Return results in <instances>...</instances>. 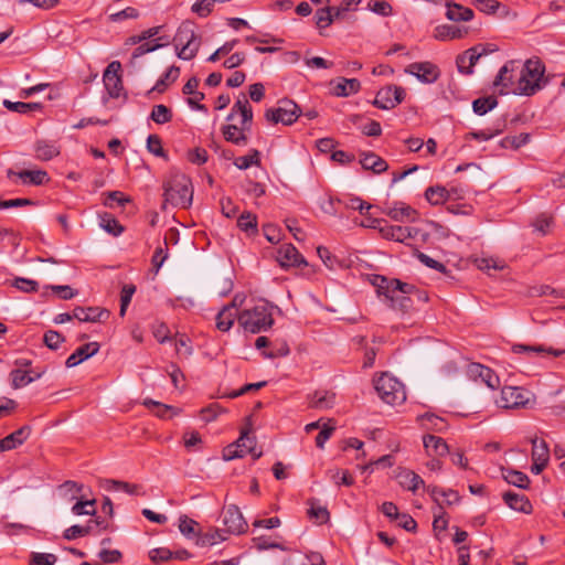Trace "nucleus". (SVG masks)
<instances>
[{
    "label": "nucleus",
    "instance_id": "f257e3e1",
    "mask_svg": "<svg viewBox=\"0 0 565 565\" xmlns=\"http://www.w3.org/2000/svg\"><path fill=\"white\" fill-rule=\"evenodd\" d=\"M550 83L545 76V64L539 57L526 60L519 73L514 95L533 96Z\"/></svg>",
    "mask_w": 565,
    "mask_h": 565
},
{
    "label": "nucleus",
    "instance_id": "f03ea898",
    "mask_svg": "<svg viewBox=\"0 0 565 565\" xmlns=\"http://www.w3.org/2000/svg\"><path fill=\"white\" fill-rule=\"evenodd\" d=\"M164 200L171 205L188 209L193 201V186L191 179L179 171H171L163 182Z\"/></svg>",
    "mask_w": 565,
    "mask_h": 565
},
{
    "label": "nucleus",
    "instance_id": "7ed1b4c3",
    "mask_svg": "<svg viewBox=\"0 0 565 565\" xmlns=\"http://www.w3.org/2000/svg\"><path fill=\"white\" fill-rule=\"evenodd\" d=\"M195 28L193 21L185 20L179 25L173 36L175 53L181 60H193L200 50L201 36L196 33Z\"/></svg>",
    "mask_w": 565,
    "mask_h": 565
},
{
    "label": "nucleus",
    "instance_id": "20e7f679",
    "mask_svg": "<svg viewBox=\"0 0 565 565\" xmlns=\"http://www.w3.org/2000/svg\"><path fill=\"white\" fill-rule=\"evenodd\" d=\"M238 323L245 331L259 333L266 331L274 324V318L270 307L267 302L254 306L252 309H245L238 315Z\"/></svg>",
    "mask_w": 565,
    "mask_h": 565
},
{
    "label": "nucleus",
    "instance_id": "39448f33",
    "mask_svg": "<svg viewBox=\"0 0 565 565\" xmlns=\"http://www.w3.org/2000/svg\"><path fill=\"white\" fill-rule=\"evenodd\" d=\"M374 388L380 398L386 404H401L406 399L403 383L388 373H383L374 380Z\"/></svg>",
    "mask_w": 565,
    "mask_h": 565
},
{
    "label": "nucleus",
    "instance_id": "423d86ee",
    "mask_svg": "<svg viewBox=\"0 0 565 565\" xmlns=\"http://www.w3.org/2000/svg\"><path fill=\"white\" fill-rule=\"evenodd\" d=\"M498 404L502 408H526L534 404V396L522 387L504 386Z\"/></svg>",
    "mask_w": 565,
    "mask_h": 565
},
{
    "label": "nucleus",
    "instance_id": "0eeeda50",
    "mask_svg": "<svg viewBox=\"0 0 565 565\" xmlns=\"http://www.w3.org/2000/svg\"><path fill=\"white\" fill-rule=\"evenodd\" d=\"M299 106L291 99H281L276 108H269L265 113V118L273 122H281L286 126L292 125L300 116Z\"/></svg>",
    "mask_w": 565,
    "mask_h": 565
},
{
    "label": "nucleus",
    "instance_id": "6e6552de",
    "mask_svg": "<svg viewBox=\"0 0 565 565\" xmlns=\"http://www.w3.org/2000/svg\"><path fill=\"white\" fill-rule=\"evenodd\" d=\"M519 64V61L510 60L499 70L493 81V86L499 88V95L513 94V90H515L518 78H515L514 73L518 71Z\"/></svg>",
    "mask_w": 565,
    "mask_h": 565
},
{
    "label": "nucleus",
    "instance_id": "1a4fd4ad",
    "mask_svg": "<svg viewBox=\"0 0 565 565\" xmlns=\"http://www.w3.org/2000/svg\"><path fill=\"white\" fill-rule=\"evenodd\" d=\"M256 446L255 437H250L247 430L242 431L239 438L223 450V459L226 461L243 458L247 454H254Z\"/></svg>",
    "mask_w": 565,
    "mask_h": 565
},
{
    "label": "nucleus",
    "instance_id": "9d476101",
    "mask_svg": "<svg viewBox=\"0 0 565 565\" xmlns=\"http://www.w3.org/2000/svg\"><path fill=\"white\" fill-rule=\"evenodd\" d=\"M405 95L401 86H386L377 92L373 105L380 109H393L404 100Z\"/></svg>",
    "mask_w": 565,
    "mask_h": 565
},
{
    "label": "nucleus",
    "instance_id": "9b49d317",
    "mask_svg": "<svg viewBox=\"0 0 565 565\" xmlns=\"http://www.w3.org/2000/svg\"><path fill=\"white\" fill-rule=\"evenodd\" d=\"M120 72L121 64L119 61L110 62L104 71V86L111 98H118L124 89Z\"/></svg>",
    "mask_w": 565,
    "mask_h": 565
},
{
    "label": "nucleus",
    "instance_id": "f8f14e48",
    "mask_svg": "<svg viewBox=\"0 0 565 565\" xmlns=\"http://www.w3.org/2000/svg\"><path fill=\"white\" fill-rule=\"evenodd\" d=\"M492 51L493 50H490L482 44H478L473 47L468 49L465 53L459 54L456 57L458 71L462 74L471 75L473 73V66L477 64L480 57L487 55Z\"/></svg>",
    "mask_w": 565,
    "mask_h": 565
},
{
    "label": "nucleus",
    "instance_id": "ddd939ff",
    "mask_svg": "<svg viewBox=\"0 0 565 565\" xmlns=\"http://www.w3.org/2000/svg\"><path fill=\"white\" fill-rule=\"evenodd\" d=\"M405 72L425 84L435 83L440 76L438 66L431 62L412 63L405 68Z\"/></svg>",
    "mask_w": 565,
    "mask_h": 565
},
{
    "label": "nucleus",
    "instance_id": "4468645a",
    "mask_svg": "<svg viewBox=\"0 0 565 565\" xmlns=\"http://www.w3.org/2000/svg\"><path fill=\"white\" fill-rule=\"evenodd\" d=\"M223 524L225 526L224 533L230 534H242L247 529V522L236 505H230L225 509Z\"/></svg>",
    "mask_w": 565,
    "mask_h": 565
},
{
    "label": "nucleus",
    "instance_id": "2eb2a0df",
    "mask_svg": "<svg viewBox=\"0 0 565 565\" xmlns=\"http://www.w3.org/2000/svg\"><path fill=\"white\" fill-rule=\"evenodd\" d=\"M468 374L473 380H480L489 388L495 390L500 385L499 376L488 366L479 363H471L468 367Z\"/></svg>",
    "mask_w": 565,
    "mask_h": 565
},
{
    "label": "nucleus",
    "instance_id": "dca6fc26",
    "mask_svg": "<svg viewBox=\"0 0 565 565\" xmlns=\"http://www.w3.org/2000/svg\"><path fill=\"white\" fill-rule=\"evenodd\" d=\"M73 316L79 322H100L109 317V311L99 307H75Z\"/></svg>",
    "mask_w": 565,
    "mask_h": 565
},
{
    "label": "nucleus",
    "instance_id": "f3484780",
    "mask_svg": "<svg viewBox=\"0 0 565 565\" xmlns=\"http://www.w3.org/2000/svg\"><path fill=\"white\" fill-rule=\"evenodd\" d=\"M277 260L282 267L306 265L307 262L292 244L280 246L277 252Z\"/></svg>",
    "mask_w": 565,
    "mask_h": 565
},
{
    "label": "nucleus",
    "instance_id": "a211bd4d",
    "mask_svg": "<svg viewBox=\"0 0 565 565\" xmlns=\"http://www.w3.org/2000/svg\"><path fill=\"white\" fill-rule=\"evenodd\" d=\"M372 284L376 288V292L388 300L393 294L401 292V287L397 284L404 285V281L397 278L390 279L385 276L375 275Z\"/></svg>",
    "mask_w": 565,
    "mask_h": 565
},
{
    "label": "nucleus",
    "instance_id": "6ab92c4d",
    "mask_svg": "<svg viewBox=\"0 0 565 565\" xmlns=\"http://www.w3.org/2000/svg\"><path fill=\"white\" fill-rule=\"evenodd\" d=\"M31 434V426L24 425L0 440V451H9L22 445Z\"/></svg>",
    "mask_w": 565,
    "mask_h": 565
},
{
    "label": "nucleus",
    "instance_id": "aec40b11",
    "mask_svg": "<svg viewBox=\"0 0 565 565\" xmlns=\"http://www.w3.org/2000/svg\"><path fill=\"white\" fill-rule=\"evenodd\" d=\"M35 158L40 161H50L60 156V146L52 140L40 139L34 142Z\"/></svg>",
    "mask_w": 565,
    "mask_h": 565
},
{
    "label": "nucleus",
    "instance_id": "412c9836",
    "mask_svg": "<svg viewBox=\"0 0 565 565\" xmlns=\"http://www.w3.org/2000/svg\"><path fill=\"white\" fill-rule=\"evenodd\" d=\"M238 310L236 307V298L232 303L226 305L216 316V328L220 331H228L234 324L235 319L238 320Z\"/></svg>",
    "mask_w": 565,
    "mask_h": 565
},
{
    "label": "nucleus",
    "instance_id": "4be33fe9",
    "mask_svg": "<svg viewBox=\"0 0 565 565\" xmlns=\"http://www.w3.org/2000/svg\"><path fill=\"white\" fill-rule=\"evenodd\" d=\"M308 401L310 408L326 411L334 406L335 394L330 391L319 390L308 395Z\"/></svg>",
    "mask_w": 565,
    "mask_h": 565
},
{
    "label": "nucleus",
    "instance_id": "5701e85b",
    "mask_svg": "<svg viewBox=\"0 0 565 565\" xmlns=\"http://www.w3.org/2000/svg\"><path fill=\"white\" fill-rule=\"evenodd\" d=\"M502 498L505 504L514 511L522 512L525 514H531L533 511L532 503L524 494H519L513 491H507L503 493Z\"/></svg>",
    "mask_w": 565,
    "mask_h": 565
},
{
    "label": "nucleus",
    "instance_id": "b1692460",
    "mask_svg": "<svg viewBox=\"0 0 565 565\" xmlns=\"http://www.w3.org/2000/svg\"><path fill=\"white\" fill-rule=\"evenodd\" d=\"M383 213L397 222H403L405 220L414 221L417 216L416 210L402 202H396L394 203V206L383 209Z\"/></svg>",
    "mask_w": 565,
    "mask_h": 565
},
{
    "label": "nucleus",
    "instance_id": "393cba45",
    "mask_svg": "<svg viewBox=\"0 0 565 565\" xmlns=\"http://www.w3.org/2000/svg\"><path fill=\"white\" fill-rule=\"evenodd\" d=\"M423 444L426 452L429 456L443 457L449 454V447L441 437L435 435H425L423 437Z\"/></svg>",
    "mask_w": 565,
    "mask_h": 565
},
{
    "label": "nucleus",
    "instance_id": "a878e982",
    "mask_svg": "<svg viewBox=\"0 0 565 565\" xmlns=\"http://www.w3.org/2000/svg\"><path fill=\"white\" fill-rule=\"evenodd\" d=\"M7 175L8 178L17 175L22 179L23 182H26L28 180V182L33 185H42L50 181L47 172L44 170H22L20 172H15L12 169H9L7 171Z\"/></svg>",
    "mask_w": 565,
    "mask_h": 565
},
{
    "label": "nucleus",
    "instance_id": "bb28decb",
    "mask_svg": "<svg viewBox=\"0 0 565 565\" xmlns=\"http://www.w3.org/2000/svg\"><path fill=\"white\" fill-rule=\"evenodd\" d=\"M360 163L363 169L371 170L376 174L385 172L388 169L387 162L372 151L362 152Z\"/></svg>",
    "mask_w": 565,
    "mask_h": 565
},
{
    "label": "nucleus",
    "instance_id": "cd10ccee",
    "mask_svg": "<svg viewBox=\"0 0 565 565\" xmlns=\"http://www.w3.org/2000/svg\"><path fill=\"white\" fill-rule=\"evenodd\" d=\"M502 478L511 486H514L520 489H529L531 480L526 473L513 469L501 467Z\"/></svg>",
    "mask_w": 565,
    "mask_h": 565
},
{
    "label": "nucleus",
    "instance_id": "c85d7f7f",
    "mask_svg": "<svg viewBox=\"0 0 565 565\" xmlns=\"http://www.w3.org/2000/svg\"><path fill=\"white\" fill-rule=\"evenodd\" d=\"M467 28H460L451 24H441L435 28L434 38L439 41L461 39L467 34Z\"/></svg>",
    "mask_w": 565,
    "mask_h": 565
},
{
    "label": "nucleus",
    "instance_id": "c756f323",
    "mask_svg": "<svg viewBox=\"0 0 565 565\" xmlns=\"http://www.w3.org/2000/svg\"><path fill=\"white\" fill-rule=\"evenodd\" d=\"M452 193H456L455 189L448 190L445 186L436 185L426 189L425 198L430 204L440 205L451 199Z\"/></svg>",
    "mask_w": 565,
    "mask_h": 565
},
{
    "label": "nucleus",
    "instance_id": "7c9ffc66",
    "mask_svg": "<svg viewBox=\"0 0 565 565\" xmlns=\"http://www.w3.org/2000/svg\"><path fill=\"white\" fill-rule=\"evenodd\" d=\"M248 129H243V125L237 127L236 125H225L222 127V134L224 139L236 146H246L248 138L245 134Z\"/></svg>",
    "mask_w": 565,
    "mask_h": 565
},
{
    "label": "nucleus",
    "instance_id": "2f4dec72",
    "mask_svg": "<svg viewBox=\"0 0 565 565\" xmlns=\"http://www.w3.org/2000/svg\"><path fill=\"white\" fill-rule=\"evenodd\" d=\"M361 88V83L356 78L340 77L333 87V94L338 97H348L356 94Z\"/></svg>",
    "mask_w": 565,
    "mask_h": 565
},
{
    "label": "nucleus",
    "instance_id": "473e14b6",
    "mask_svg": "<svg viewBox=\"0 0 565 565\" xmlns=\"http://www.w3.org/2000/svg\"><path fill=\"white\" fill-rule=\"evenodd\" d=\"M505 126H507L505 118H501L495 121L493 129L470 131V132L466 134L465 139L466 140L475 139L478 141H488V140L492 139L493 137H495L497 135L501 134L505 129Z\"/></svg>",
    "mask_w": 565,
    "mask_h": 565
},
{
    "label": "nucleus",
    "instance_id": "72a5a7b5",
    "mask_svg": "<svg viewBox=\"0 0 565 565\" xmlns=\"http://www.w3.org/2000/svg\"><path fill=\"white\" fill-rule=\"evenodd\" d=\"M44 373L45 370H42L40 373H36L35 375H31L25 370L14 369L10 372L11 385L15 390L24 387L30 383L41 379Z\"/></svg>",
    "mask_w": 565,
    "mask_h": 565
},
{
    "label": "nucleus",
    "instance_id": "f704fd0d",
    "mask_svg": "<svg viewBox=\"0 0 565 565\" xmlns=\"http://www.w3.org/2000/svg\"><path fill=\"white\" fill-rule=\"evenodd\" d=\"M179 74H180V67L179 66H175V65L170 66L164 72V74L157 81L154 86L147 92L146 96L150 97V95L153 92H158L160 94L163 93L169 84H171V83H173V82H175L178 79Z\"/></svg>",
    "mask_w": 565,
    "mask_h": 565
},
{
    "label": "nucleus",
    "instance_id": "c9c22d12",
    "mask_svg": "<svg viewBox=\"0 0 565 565\" xmlns=\"http://www.w3.org/2000/svg\"><path fill=\"white\" fill-rule=\"evenodd\" d=\"M512 351L516 354L547 353V354H552L554 356H562L563 354H565V349L558 350V349H553L552 347L547 348L545 345H527V344H520V343L514 344L512 347Z\"/></svg>",
    "mask_w": 565,
    "mask_h": 565
},
{
    "label": "nucleus",
    "instance_id": "e433bc0d",
    "mask_svg": "<svg viewBox=\"0 0 565 565\" xmlns=\"http://www.w3.org/2000/svg\"><path fill=\"white\" fill-rule=\"evenodd\" d=\"M446 17L450 21L459 22V21H470L475 13L471 9L466 8L463 6L454 3V2H447L446 3Z\"/></svg>",
    "mask_w": 565,
    "mask_h": 565
},
{
    "label": "nucleus",
    "instance_id": "4c0bfd02",
    "mask_svg": "<svg viewBox=\"0 0 565 565\" xmlns=\"http://www.w3.org/2000/svg\"><path fill=\"white\" fill-rule=\"evenodd\" d=\"M231 110L241 115V124H243V129H250L253 121V109L245 96H243V99H237Z\"/></svg>",
    "mask_w": 565,
    "mask_h": 565
},
{
    "label": "nucleus",
    "instance_id": "58836bf2",
    "mask_svg": "<svg viewBox=\"0 0 565 565\" xmlns=\"http://www.w3.org/2000/svg\"><path fill=\"white\" fill-rule=\"evenodd\" d=\"M399 484L412 492H416L425 482L423 478L412 470L405 469L398 475Z\"/></svg>",
    "mask_w": 565,
    "mask_h": 565
},
{
    "label": "nucleus",
    "instance_id": "ea45409f",
    "mask_svg": "<svg viewBox=\"0 0 565 565\" xmlns=\"http://www.w3.org/2000/svg\"><path fill=\"white\" fill-rule=\"evenodd\" d=\"M532 444V461H542V462H548L550 461V448L545 440L539 439L537 437L531 438Z\"/></svg>",
    "mask_w": 565,
    "mask_h": 565
},
{
    "label": "nucleus",
    "instance_id": "a19ab883",
    "mask_svg": "<svg viewBox=\"0 0 565 565\" xmlns=\"http://www.w3.org/2000/svg\"><path fill=\"white\" fill-rule=\"evenodd\" d=\"M226 536L223 530L212 529L203 534L198 535L195 544L198 546H211L218 542L225 541Z\"/></svg>",
    "mask_w": 565,
    "mask_h": 565
},
{
    "label": "nucleus",
    "instance_id": "79ce46f5",
    "mask_svg": "<svg viewBox=\"0 0 565 565\" xmlns=\"http://www.w3.org/2000/svg\"><path fill=\"white\" fill-rule=\"evenodd\" d=\"M498 106V98L493 95L479 97L472 102V110L478 116H483Z\"/></svg>",
    "mask_w": 565,
    "mask_h": 565
},
{
    "label": "nucleus",
    "instance_id": "37998d69",
    "mask_svg": "<svg viewBox=\"0 0 565 565\" xmlns=\"http://www.w3.org/2000/svg\"><path fill=\"white\" fill-rule=\"evenodd\" d=\"M388 301L390 308L398 310L402 313L409 312L414 307V299L411 295L401 294V296H396L393 294Z\"/></svg>",
    "mask_w": 565,
    "mask_h": 565
},
{
    "label": "nucleus",
    "instance_id": "c03bdc74",
    "mask_svg": "<svg viewBox=\"0 0 565 565\" xmlns=\"http://www.w3.org/2000/svg\"><path fill=\"white\" fill-rule=\"evenodd\" d=\"M143 405L148 408L154 407V414L160 418H171L180 413V409L162 404L151 398H146Z\"/></svg>",
    "mask_w": 565,
    "mask_h": 565
},
{
    "label": "nucleus",
    "instance_id": "a18cd8bd",
    "mask_svg": "<svg viewBox=\"0 0 565 565\" xmlns=\"http://www.w3.org/2000/svg\"><path fill=\"white\" fill-rule=\"evenodd\" d=\"M99 225L113 236H119L124 232V226L109 213L99 215Z\"/></svg>",
    "mask_w": 565,
    "mask_h": 565
},
{
    "label": "nucleus",
    "instance_id": "49530a36",
    "mask_svg": "<svg viewBox=\"0 0 565 565\" xmlns=\"http://www.w3.org/2000/svg\"><path fill=\"white\" fill-rule=\"evenodd\" d=\"M380 230L385 238L394 239L396 242H404L406 238L411 237L408 227L385 225Z\"/></svg>",
    "mask_w": 565,
    "mask_h": 565
},
{
    "label": "nucleus",
    "instance_id": "de8ad7c7",
    "mask_svg": "<svg viewBox=\"0 0 565 565\" xmlns=\"http://www.w3.org/2000/svg\"><path fill=\"white\" fill-rule=\"evenodd\" d=\"M2 105L8 110L19 114H28L30 111H35L42 108L40 103L11 102L9 99H4Z\"/></svg>",
    "mask_w": 565,
    "mask_h": 565
},
{
    "label": "nucleus",
    "instance_id": "09e8293b",
    "mask_svg": "<svg viewBox=\"0 0 565 565\" xmlns=\"http://www.w3.org/2000/svg\"><path fill=\"white\" fill-rule=\"evenodd\" d=\"M237 226L248 235L257 233V216L252 212H244L237 220Z\"/></svg>",
    "mask_w": 565,
    "mask_h": 565
},
{
    "label": "nucleus",
    "instance_id": "8fccbe9b",
    "mask_svg": "<svg viewBox=\"0 0 565 565\" xmlns=\"http://www.w3.org/2000/svg\"><path fill=\"white\" fill-rule=\"evenodd\" d=\"M260 164V152L257 149L249 150L248 154L237 157L234 160V166L239 170H246L252 166Z\"/></svg>",
    "mask_w": 565,
    "mask_h": 565
},
{
    "label": "nucleus",
    "instance_id": "3c124183",
    "mask_svg": "<svg viewBox=\"0 0 565 565\" xmlns=\"http://www.w3.org/2000/svg\"><path fill=\"white\" fill-rule=\"evenodd\" d=\"M172 117V110L163 104L154 105L150 114V119L158 125L170 122Z\"/></svg>",
    "mask_w": 565,
    "mask_h": 565
},
{
    "label": "nucleus",
    "instance_id": "603ef678",
    "mask_svg": "<svg viewBox=\"0 0 565 565\" xmlns=\"http://www.w3.org/2000/svg\"><path fill=\"white\" fill-rule=\"evenodd\" d=\"M401 287V294L411 295L414 299V303H425L429 300L428 292L424 289L417 288L415 285L404 282V285L397 284Z\"/></svg>",
    "mask_w": 565,
    "mask_h": 565
},
{
    "label": "nucleus",
    "instance_id": "864d4df0",
    "mask_svg": "<svg viewBox=\"0 0 565 565\" xmlns=\"http://www.w3.org/2000/svg\"><path fill=\"white\" fill-rule=\"evenodd\" d=\"M327 473L330 480L338 486L351 487L354 483V479L348 470L330 469Z\"/></svg>",
    "mask_w": 565,
    "mask_h": 565
},
{
    "label": "nucleus",
    "instance_id": "5fc2aeb1",
    "mask_svg": "<svg viewBox=\"0 0 565 565\" xmlns=\"http://www.w3.org/2000/svg\"><path fill=\"white\" fill-rule=\"evenodd\" d=\"M199 523L186 515H182L179 519V530L188 539L198 537Z\"/></svg>",
    "mask_w": 565,
    "mask_h": 565
},
{
    "label": "nucleus",
    "instance_id": "6e6d98bb",
    "mask_svg": "<svg viewBox=\"0 0 565 565\" xmlns=\"http://www.w3.org/2000/svg\"><path fill=\"white\" fill-rule=\"evenodd\" d=\"M530 134L522 132L518 136H507L500 141V146L505 149H519L530 141Z\"/></svg>",
    "mask_w": 565,
    "mask_h": 565
},
{
    "label": "nucleus",
    "instance_id": "4d7b16f0",
    "mask_svg": "<svg viewBox=\"0 0 565 565\" xmlns=\"http://www.w3.org/2000/svg\"><path fill=\"white\" fill-rule=\"evenodd\" d=\"M96 500H79L72 507V513L75 515H95Z\"/></svg>",
    "mask_w": 565,
    "mask_h": 565
},
{
    "label": "nucleus",
    "instance_id": "13d9d810",
    "mask_svg": "<svg viewBox=\"0 0 565 565\" xmlns=\"http://www.w3.org/2000/svg\"><path fill=\"white\" fill-rule=\"evenodd\" d=\"M215 2H224V0H198L192 4L191 11L200 18H205L213 11Z\"/></svg>",
    "mask_w": 565,
    "mask_h": 565
},
{
    "label": "nucleus",
    "instance_id": "bf43d9fd",
    "mask_svg": "<svg viewBox=\"0 0 565 565\" xmlns=\"http://www.w3.org/2000/svg\"><path fill=\"white\" fill-rule=\"evenodd\" d=\"M136 292V286L132 284L124 285L120 294V309L119 316L124 317L126 315L127 308L131 302V298Z\"/></svg>",
    "mask_w": 565,
    "mask_h": 565
},
{
    "label": "nucleus",
    "instance_id": "052dcab7",
    "mask_svg": "<svg viewBox=\"0 0 565 565\" xmlns=\"http://www.w3.org/2000/svg\"><path fill=\"white\" fill-rule=\"evenodd\" d=\"M310 519H315L318 523H327L330 519V513L326 507L316 505L315 501H310V509L308 510Z\"/></svg>",
    "mask_w": 565,
    "mask_h": 565
},
{
    "label": "nucleus",
    "instance_id": "680f3d73",
    "mask_svg": "<svg viewBox=\"0 0 565 565\" xmlns=\"http://www.w3.org/2000/svg\"><path fill=\"white\" fill-rule=\"evenodd\" d=\"M106 483H107V487H106L107 490H114V491L122 490L128 494H138V490L140 488L138 484L128 483V482L119 481V480H111V479L106 480Z\"/></svg>",
    "mask_w": 565,
    "mask_h": 565
},
{
    "label": "nucleus",
    "instance_id": "e2e57ef3",
    "mask_svg": "<svg viewBox=\"0 0 565 565\" xmlns=\"http://www.w3.org/2000/svg\"><path fill=\"white\" fill-rule=\"evenodd\" d=\"M12 286L26 294L36 292L39 290V282L36 280L24 277H15L12 281Z\"/></svg>",
    "mask_w": 565,
    "mask_h": 565
},
{
    "label": "nucleus",
    "instance_id": "0e129e2a",
    "mask_svg": "<svg viewBox=\"0 0 565 565\" xmlns=\"http://www.w3.org/2000/svg\"><path fill=\"white\" fill-rule=\"evenodd\" d=\"M147 149L156 157L168 159V154L162 147L161 139L158 135H149L147 138Z\"/></svg>",
    "mask_w": 565,
    "mask_h": 565
},
{
    "label": "nucleus",
    "instance_id": "69168bd1",
    "mask_svg": "<svg viewBox=\"0 0 565 565\" xmlns=\"http://www.w3.org/2000/svg\"><path fill=\"white\" fill-rule=\"evenodd\" d=\"M422 419L425 422L426 428L428 429L443 431L444 429L447 428L445 419L435 414L426 413L422 416Z\"/></svg>",
    "mask_w": 565,
    "mask_h": 565
},
{
    "label": "nucleus",
    "instance_id": "338daca9",
    "mask_svg": "<svg viewBox=\"0 0 565 565\" xmlns=\"http://www.w3.org/2000/svg\"><path fill=\"white\" fill-rule=\"evenodd\" d=\"M65 341V338L55 330H49L44 333L43 342L50 350H57Z\"/></svg>",
    "mask_w": 565,
    "mask_h": 565
},
{
    "label": "nucleus",
    "instance_id": "774afa93",
    "mask_svg": "<svg viewBox=\"0 0 565 565\" xmlns=\"http://www.w3.org/2000/svg\"><path fill=\"white\" fill-rule=\"evenodd\" d=\"M57 557L51 553H31L30 564L31 565H54Z\"/></svg>",
    "mask_w": 565,
    "mask_h": 565
}]
</instances>
